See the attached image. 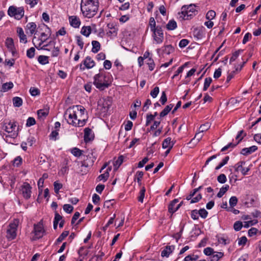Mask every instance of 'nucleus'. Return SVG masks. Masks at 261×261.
I'll use <instances>...</instances> for the list:
<instances>
[{"label": "nucleus", "mask_w": 261, "mask_h": 261, "mask_svg": "<svg viewBox=\"0 0 261 261\" xmlns=\"http://www.w3.org/2000/svg\"><path fill=\"white\" fill-rule=\"evenodd\" d=\"M85 110L82 106H74L65 111L64 117L68 124L74 126H83L86 121Z\"/></svg>", "instance_id": "nucleus-1"}, {"label": "nucleus", "mask_w": 261, "mask_h": 261, "mask_svg": "<svg viewBox=\"0 0 261 261\" xmlns=\"http://www.w3.org/2000/svg\"><path fill=\"white\" fill-rule=\"evenodd\" d=\"M97 0H82L81 9L84 16L87 18L93 17L98 10Z\"/></svg>", "instance_id": "nucleus-2"}, {"label": "nucleus", "mask_w": 261, "mask_h": 261, "mask_svg": "<svg viewBox=\"0 0 261 261\" xmlns=\"http://www.w3.org/2000/svg\"><path fill=\"white\" fill-rule=\"evenodd\" d=\"M196 5L190 4L181 7V12L178 13V17L182 19H189L195 15Z\"/></svg>", "instance_id": "nucleus-3"}, {"label": "nucleus", "mask_w": 261, "mask_h": 261, "mask_svg": "<svg viewBox=\"0 0 261 261\" xmlns=\"http://www.w3.org/2000/svg\"><path fill=\"white\" fill-rule=\"evenodd\" d=\"M94 85L98 89L103 90L108 87L109 84L107 82L105 74L99 73L96 74L94 77Z\"/></svg>", "instance_id": "nucleus-4"}, {"label": "nucleus", "mask_w": 261, "mask_h": 261, "mask_svg": "<svg viewBox=\"0 0 261 261\" xmlns=\"http://www.w3.org/2000/svg\"><path fill=\"white\" fill-rule=\"evenodd\" d=\"M19 221L15 219L13 222L10 223L7 230L6 237L8 240H14L17 235V230Z\"/></svg>", "instance_id": "nucleus-5"}, {"label": "nucleus", "mask_w": 261, "mask_h": 261, "mask_svg": "<svg viewBox=\"0 0 261 261\" xmlns=\"http://www.w3.org/2000/svg\"><path fill=\"white\" fill-rule=\"evenodd\" d=\"M24 14V11L23 7H17L14 6H10L8 10V14L10 17H14L17 20H20L22 18Z\"/></svg>", "instance_id": "nucleus-6"}, {"label": "nucleus", "mask_w": 261, "mask_h": 261, "mask_svg": "<svg viewBox=\"0 0 261 261\" xmlns=\"http://www.w3.org/2000/svg\"><path fill=\"white\" fill-rule=\"evenodd\" d=\"M50 35H51V33H50V30L49 28L46 27V29H45V32L42 33L41 34L40 39H37V41H39V43H38V46L36 45L35 43V40L36 39V37H34V38L33 39V42L34 44L35 45V47L37 48H38V47H40L43 44V43L44 42H45V41L47 40V39L50 36Z\"/></svg>", "instance_id": "nucleus-7"}, {"label": "nucleus", "mask_w": 261, "mask_h": 261, "mask_svg": "<svg viewBox=\"0 0 261 261\" xmlns=\"http://www.w3.org/2000/svg\"><path fill=\"white\" fill-rule=\"evenodd\" d=\"M153 32V37L155 43L161 44L164 39V34L162 28L157 26L156 29L152 31Z\"/></svg>", "instance_id": "nucleus-8"}, {"label": "nucleus", "mask_w": 261, "mask_h": 261, "mask_svg": "<svg viewBox=\"0 0 261 261\" xmlns=\"http://www.w3.org/2000/svg\"><path fill=\"white\" fill-rule=\"evenodd\" d=\"M16 125L15 122H9L8 123H5V130L8 133H11V137L15 138L17 137L18 133L16 130Z\"/></svg>", "instance_id": "nucleus-9"}, {"label": "nucleus", "mask_w": 261, "mask_h": 261, "mask_svg": "<svg viewBox=\"0 0 261 261\" xmlns=\"http://www.w3.org/2000/svg\"><path fill=\"white\" fill-rule=\"evenodd\" d=\"M34 236L33 237L34 240L42 238L44 234V230L42 226L40 224L34 225Z\"/></svg>", "instance_id": "nucleus-10"}, {"label": "nucleus", "mask_w": 261, "mask_h": 261, "mask_svg": "<svg viewBox=\"0 0 261 261\" xmlns=\"http://www.w3.org/2000/svg\"><path fill=\"white\" fill-rule=\"evenodd\" d=\"M245 162L244 161H240L237 163L234 166V168L236 172L241 171L242 174L244 175H247V172L250 170V168H243V166L245 165Z\"/></svg>", "instance_id": "nucleus-11"}, {"label": "nucleus", "mask_w": 261, "mask_h": 261, "mask_svg": "<svg viewBox=\"0 0 261 261\" xmlns=\"http://www.w3.org/2000/svg\"><path fill=\"white\" fill-rule=\"evenodd\" d=\"M31 189L30 185L27 182L24 183L22 186L21 191L23 196L25 199H29L31 197Z\"/></svg>", "instance_id": "nucleus-12"}, {"label": "nucleus", "mask_w": 261, "mask_h": 261, "mask_svg": "<svg viewBox=\"0 0 261 261\" xmlns=\"http://www.w3.org/2000/svg\"><path fill=\"white\" fill-rule=\"evenodd\" d=\"M83 64L85 67H83L82 64L80 65V69L81 70H84L85 68L87 69H90L93 67L95 66V62L93 60L91 59L90 57H87L84 61L83 62Z\"/></svg>", "instance_id": "nucleus-13"}, {"label": "nucleus", "mask_w": 261, "mask_h": 261, "mask_svg": "<svg viewBox=\"0 0 261 261\" xmlns=\"http://www.w3.org/2000/svg\"><path fill=\"white\" fill-rule=\"evenodd\" d=\"M178 202V200L177 199H175L169 204L168 206V211L171 214H173L177 211L181 206V203L177 204Z\"/></svg>", "instance_id": "nucleus-14"}, {"label": "nucleus", "mask_w": 261, "mask_h": 261, "mask_svg": "<svg viewBox=\"0 0 261 261\" xmlns=\"http://www.w3.org/2000/svg\"><path fill=\"white\" fill-rule=\"evenodd\" d=\"M94 138V134L92 130L88 128H85L84 129V140L86 142L92 140Z\"/></svg>", "instance_id": "nucleus-15"}, {"label": "nucleus", "mask_w": 261, "mask_h": 261, "mask_svg": "<svg viewBox=\"0 0 261 261\" xmlns=\"http://www.w3.org/2000/svg\"><path fill=\"white\" fill-rule=\"evenodd\" d=\"M36 24L35 22L28 23L25 27L26 33L31 35L35 34L36 30Z\"/></svg>", "instance_id": "nucleus-16"}, {"label": "nucleus", "mask_w": 261, "mask_h": 261, "mask_svg": "<svg viewBox=\"0 0 261 261\" xmlns=\"http://www.w3.org/2000/svg\"><path fill=\"white\" fill-rule=\"evenodd\" d=\"M175 249L174 246H167L161 252V256L162 257H168L169 255Z\"/></svg>", "instance_id": "nucleus-17"}, {"label": "nucleus", "mask_w": 261, "mask_h": 261, "mask_svg": "<svg viewBox=\"0 0 261 261\" xmlns=\"http://www.w3.org/2000/svg\"><path fill=\"white\" fill-rule=\"evenodd\" d=\"M69 20L70 25L75 28H79L81 22L79 18L75 16H71L69 18Z\"/></svg>", "instance_id": "nucleus-18"}, {"label": "nucleus", "mask_w": 261, "mask_h": 261, "mask_svg": "<svg viewBox=\"0 0 261 261\" xmlns=\"http://www.w3.org/2000/svg\"><path fill=\"white\" fill-rule=\"evenodd\" d=\"M6 45L9 51H11L13 55H14L15 50H14V45L13 40L11 38H7L5 42Z\"/></svg>", "instance_id": "nucleus-19"}, {"label": "nucleus", "mask_w": 261, "mask_h": 261, "mask_svg": "<svg viewBox=\"0 0 261 261\" xmlns=\"http://www.w3.org/2000/svg\"><path fill=\"white\" fill-rule=\"evenodd\" d=\"M17 33L20 39V42L26 43L27 42V38L26 35L24 33L23 29L21 28H17Z\"/></svg>", "instance_id": "nucleus-20"}, {"label": "nucleus", "mask_w": 261, "mask_h": 261, "mask_svg": "<svg viewBox=\"0 0 261 261\" xmlns=\"http://www.w3.org/2000/svg\"><path fill=\"white\" fill-rule=\"evenodd\" d=\"M257 149V147L253 145L248 148H244L242 149L241 153L244 155H247L255 151Z\"/></svg>", "instance_id": "nucleus-21"}, {"label": "nucleus", "mask_w": 261, "mask_h": 261, "mask_svg": "<svg viewBox=\"0 0 261 261\" xmlns=\"http://www.w3.org/2000/svg\"><path fill=\"white\" fill-rule=\"evenodd\" d=\"M174 144V142L171 141V138L168 137L165 139L162 143V147L165 148H172Z\"/></svg>", "instance_id": "nucleus-22"}, {"label": "nucleus", "mask_w": 261, "mask_h": 261, "mask_svg": "<svg viewBox=\"0 0 261 261\" xmlns=\"http://www.w3.org/2000/svg\"><path fill=\"white\" fill-rule=\"evenodd\" d=\"M110 106V102L105 99H100L98 102V106L102 107L104 112L107 111L109 109Z\"/></svg>", "instance_id": "nucleus-23"}, {"label": "nucleus", "mask_w": 261, "mask_h": 261, "mask_svg": "<svg viewBox=\"0 0 261 261\" xmlns=\"http://www.w3.org/2000/svg\"><path fill=\"white\" fill-rule=\"evenodd\" d=\"M173 107V105L170 104L167 105L165 109L160 113V116L161 117H163L166 116L168 113L171 110Z\"/></svg>", "instance_id": "nucleus-24"}, {"label": "nucleus", "mask_w": 261, "mask_h": 261, "mask_svg": "<svg viewBox=\"0 0 261 261\" xmlns=\"http://www.w3.org/2000/svg\"><path fill=\"white\" fill-rule=\"evenodd\" d=\"M91 33V28L90 26H84L82 27L81 33L85 36L86 37H88Z\"/></svg>", "instance_id": "nucleus-25"}, {"label": "nucleus", "mask_w": 261, "mask_h": 261, "mask_svg": "<svg viewBox=\"0 0 261 261\" xmlns=\"http://www.w3.org/2000/svg\"><path fill=\"white\" fill-rule=\"evenodd\" d=\"M223 253L221 252H214L211 256V261H218L220 258L222 257Z\"/></svg>", "instance_id": "nucleus-26"}, {"label": "nucleus", "mask_w": 261, "mask_h": 261, "mask_svg": "<svg viewBox=\"0 0 261 261\" xmlns=\"http://www.w3.org/2000/svg\"><path fill=\"white\" fill-rule=\"evenodd\" d=\"M177 28V23L176 21L173 20H170L166 24V28L168 30H174Z\"/></svg>", "instance_id": "nucleus-27"}, {"label": "nucleus", "mask_w": 261, "mask_h": 261, "mask_svg": "<svg viewBox=\"0 0 261 261\" xmlns=\"http://www.w3.org/2000/svg\"><path fill=\"white\" fill-rule=\"evenodd\" d=\"M92 51L94 53H97L100 48V44L99 42L97 41H92Z\"/></svg>", "instance_id": "nucleus-28"}, {"label": "nucleus", "mask_w": 261, "mask_h": 261, "mask_svg": "<svg viewBox=\"0 0 261 261\" xmlns=\"http://www.w3.org/2000/svg\"><path fill=\"white\" fill-rule=\"evenodd\" d=\"M107 27L110 29L109 32H108L107 33L108 36H111L112 35H116L117 29L115 28L113 24L109 23L108 24Z\"/></svg>", "instance_id": "nucleus-29"}, {"label": "nucleus", "mask_w": 261, "mask_h": 261, "mask_svg": "<svg viewBox=\"0 0 261 261\" xmlns=\"http://www.w3.org/2000/svg\"><path fill=\"white\" fill-rule=\"evenodd\" d=\"M13 87V84L12 82L4 83L2 85L1 92H6Z\"/></svg>", "instance_id": "nucleus-30"}, {"label": "nucleus", "mask_w": 261, "mask_h": 261, "mask_svg": "<svg viewBox=\"0 0 261 261\" xmlns=\"http://www.w3.org/2000/svg\"><path fill=\"white\" fill-rule=\"evenodd\" d=\"M39 63L42 65H45L48 63V58L47 56L40 55L38 58Z\"/></svg>", "instance_id": "nucleus-31"}, {"label": "nucleus", "mask_w": 261, "mask_h": 261, "mask_svg": "<svg viewBox=\"0 0 261 261\" xmlns=\"http://www.w3.org/2000/svg\"><path fill=\"white\" fill-rule=\"evenodd\" d=\"M13 105L15 107H19L22 104V99L19 97H14L13 98Z\"/></svg>", "instance_id": "nucleus-32"}, {"label": "nucleus", "mask_w": 261, "mask_h": 261, "mask_svg": "<svg viewBox=\"0 0 261 261\" xmlns=\"http://www.w3.org/2000/svg\"><path fill=\"white\" fill-rule=\"evenodd\" d=\"M229 186L227 185H226L224 186H223L220 189L218 193L217 194V197L219 198H221L223 196V195L226 193V192L229 189Z\"/></svg>", "instance_id": "nucleus-33"}, {"label": "nucleus", "mask_w": 261, "mask_h": 261, "mask_svg": "<svg viewBox=\"0 0 261 261\" xmlns=\"http://www.w3.org/2000/svg\"><path fill=\"white\" fill-rule=\"evenodd\" d=\"M111 170L110 168L107 169V171L103 174H100L98 177V179L99 180H103V181H106L109 176V171Z\"/></svg>", "instance_id": "nucleus-34"}, {"label": "nucleus", "mask_w": 261, "mask_h": 261, "mask_svg": "<svg viewBox=\"0 0 261 261\" xmlns=\"http://www.w3.org/2000/svg\"><path fill=\"white\" fill-rule=\"evenodd\" d=\"M124 156L122 155H120L118 157V159L114 162V166L115 167V169L117 170L119 166L122 164L123 162Z\"/></svg>", "instance_id": "nucleus-35"}, {"label": "nucleus", "mask_w": 261, "mask_h": 261, "mask_svg": "<svg viewBox=\"0 0 261 261\" xmlns=\"http://www.w3.org/2000/svg\"><path fill=\"white\" fill-rule=\"evenodd\" d=\"M83 151L77 147L71 149V153L76 157H79L82 154Z\"/></svg>", "instance_id": "nucleus-36"}, {"label": "nucleus", "mask_w": 261, "mask_h": 261, "mask_svg": "<svg viewBox=\"0 0 261 261\" xmlns=\"http://www.w3.org/2000/svg\"><path fill=\"white\" fill-rule=\"evenodd\" d=\"M229 158L228 156H225L222 160V161L215 168V169L218 170L222 168L223 166L227 163Z\"/></svg>", "instance_id": "nucleus-37"}, {"label": "nucleus", "mask_w": 261, "mask_h": 261, "mask_svg": "<svg viewBox=\"0 0 261 261\" xmlns=\"http://www.w3.org/2000/svg\"><path fill=\"white\" fill-rule=\"evenodd\" d=\"M205 29L204 27H201L198 30V34H197V39H201L205 36Z\"/></svg>", "instance_id": "nucleus-38"}, {"label": "nucleus", "mask_w": 261, "mask_h": 261, "mask_svg": "<svg viewBox=\"0 0 261 261\" xmlns=\"http://www.w3.org/2000/svg\"><path fill=\"white\" fill-rule=\"evenodd\" d=\"M69 234L68 231H63L59 238L57 239V243H59L61 242Z\"/></svg>", "instance_id": "nucleus-39"}, {"label": "nucleus", "mask_w": 261, "mask_h": 261, "mask_svg": "<svg viewBox=\"0 0 261 261\" xmlns=\"http://www.w3.org/2000/svg\"><path fill=\"white\" fill-rule=\"evenodd\" d=\"M63 208L64 211L68 214L71 213L73 210V207L72 205L68 204H64Z\"/></svg>", "instance_id": "nucleus-40"}, {"label": "nucleus", "mask_w": 261, "mask_h": 261, "mask_svg": "<svg viewBox=\"0 0 261 261\" xmlns=\"http://www.w3.org/2000/svg\"><path fill=\"white\" fill-rule=\"evenodd\" d=\"M54 190L56 194H58L59 190L62 188V184L58 182L57 181H55L54 183Z\"/></svg>", "instance_id": "nucleus-41"}, {"label": "nucleus", "mask_w": 261, "mask_h": 261, "mask_svg": "<svg viewBox=\"0 0 261 261\" xmlns=\"http://www.w3.org/2000/svg\"><path fill=\"white\" fill-rule=\"evenodd\" d=\"M37 114L38 118L41 119L46 117L48 114V112L47 110L44 111V110L41 109L38 111Z\"/></svg>", "instance_id": "nucleus-42"}, {"label": "nucleus", "mask_w": 261, "mask_h": 261, "mask_svg": "<svg viewBox=\"0 0 261 261\" xmlns=\"http://www.w3.org/2000/svg\"><path fill=\"white\" fill-rule=\"evenodd\" d=\"M188 63H185L183 65L179 67L177 71H176L175 73L174 74V75L172 77V79L175 78L176 76H177L179 73H181L183 71L184 68L187 66Z\"/></svg>", "instance_id": "nucleus-43"}, {"label": "nucleus", "mask_w": 261, "mask_h": 261, "mask_svg": "<svg viewBox=\"0 0 261 261\" xmlns=\"http://www.w3.org/2000/svg\"><path fill=\"white\" fill-rule=\"evenodd\" d=\"M149 24L151 31H152L154 30H155V29H156L155 21L153 17H150V18L149 19Z\"/></svg>", "instance_id": "nucleus-44"}, {"label": "nucleus", "mask_w": 261, "mask_h": 261, "mask_svg": "<svg viewBox=\"0 0 261 261\" xmlns=\"http://www.w3.org/2000/svg\"><path fill=\"white\" fill-rule=\"evenodd\" d=\"M238 198H237V197L236 196H232L230 197V199H229V205H230L231 207H234L235 206L237 203H238Z\"/></svg>", "instance_id": "nucleus-45"}, {"label": "nucleus", "mask_w": 261, "mask_h": 261, "mask_svg": "<svg viewBox=\"0 0 261 261\" xmlns=\"http://www.w3.org/2000/svg\"><path fill=\"white\" fill-rule=\"evenodd\" d=\"M35 49L34 47H31L27 51V56L28 58L32 59L35 56Z\"/></svg>", "instance_id": "nucleus-46"}, {"label": "nucleus", "mask_w": 261, "mask_h": 261, "mask_svg": "<svg viewBox=\"0 0 261 261\" xmlns=\"http://www.w3.org/2000/svg\"><path fill=\"white\" fill-rule=\"evenodd\" d=\"M160 89L159 87H155L154 89L150 92V95L153 98H156L159 93Z\"/></svg>", "instance_id": "nucleus-47"}, {"label": "nucleus", "mask_w": 261, "mask_h": 261, "mask_svg": "<svg viewBox=\"0 0 261 261\" xmlns=\"http://www.w3.org/2000/svg\"><path fill=\"white\" fill-rule=\"evenodd\" d=\"M216 16V13L214 11L210 10L208 11L206 14V18L208 20H212L215 18Z\"/></svg>", "instance_id": "nucleus-48"}, {"label": "nucleus", "mask_w": 261, "mask_h": 261, "mask_svg": "<svg viewBox=\"0 0 261 261\" xmlns=\"http://www.w3.org/2000/svg\"><path fill=\"white\" fill-rule=\"evenodd\" d=\"M227 178L225 174H221L217 177V180L221 184H224L226 181Z\"/></svg>", "instance_id": "nucleus-49"}, {"label": "nucleus", "mask_w": 261, "mask_h": 261, "mask_svg": "<svg viewBox=\"0 0 261 261\" xmlns=\"http://www.w3.org/2000/svg\"><path fill=\"white\" fill-rule=\"evenodd\" d=\"M145 191L146 190L145 187H143L140 192V196L138 197V200L142 203L143 202Z\"/></svg>", "instance_id": "nucleus-50"}, {"label": "nucleus", "mask_w": 261, "mask_h": 261, "mask_svg": "<svg viewBox=\"0 0 261 261\" xmlns=\"http://www.w3.org/2000/svg\"><path fill=\"white\" fill-rule=\"evenodd\" d=\"M210 124L208 123H205L201 125L199 128L198 132L202 133L203 132L207 130L210 128Z\"/></svg>", "instance_id": "nucleus-51"}, {"label": "nucleus", "mask_w": 261, "mask_h": 261, "mask_svg": "<svg viewBox=\"0 0 261 261\" xmlns=\"http://www.w3.org/2000/svg\"><path fill=\"white\" fill-rule=\"evenodd\" d=\"M75 38H76L77 45L80 46V48L81 49H82L83 48L84 43V42L83 41L82 37L80 36H76L75 37Z\"/></svg>", "instance_id": "nucleus-52"}, {"label": "nucleus", "mask_w": 261, "mask_h": 261, "mask_svg": "<svg viewBox=\"0 0 261 261\" xmlns=\"http://www.w3.org/2000/svg\"><path fill=\"white\" fill-rule=\"evenodd\" d=\"M214 250L213 248L211 247H206L205 248L203 252L206 255H211L214 253Z\"/></svg>", "instance_id": "nucleus-53"}, {"label": "nucleus", "mask_w": 261, "mask_h": 261, "mask_svg": "<svg viewBox=\"0 0 261 261\" xmlns=\"http://www.w3.org/2000/svg\"><path fill=\"white\" fill-rule=\"evenodd\" d=\"M147 61V64L148 65L149 70L151 71L153 70L155 66L153 60L151 58H149Z\"/></svg>", "instance_id": "nucleus-54"}, {"label": "nucleus", "mask_w": 261, "mask_h": 261, "mask_svg": "<svg viewBox=\"0 0 261 261\" xmlns=\"http://www.w3.org/2000/svg\"><path fill=\"white\" fill-rule=\"evenodd\" d=\"M237 145V144L233 143H229L225 146L223 147L221 151H225L229 148H233Z\"/></svg>", "instance_id": "nucleus-55"}, {"label": "nucleus", "mask_w": 261, "mask_h": 261, "mask_svg": "<svg viewBox=\"0 0 261 261\" xmlns=\"http://www.w3.org/2000/svg\"><path fill=\"white\" fill-rule=\"evenodd\" d=\"M242 222L239 221L236 222L233 225V228L234 230L236 231H239L242 228Z\"/></svg>", "instance_id": "nucleus-56"}, {"label": "nucleus", "mask_w": 261, "mask_h": 261, "mask_svg": "<svg viewBox=\"0 0 261 261\" xmlns=\"http://www.w3.org/2000/svg\"><path fill=\"white\" fill-rule=\"evenodd\" d=\"M30 92L33 96L39 95L40 93L39 89L35 87H31L30 89Z\"/></svg>", "instance_id": "nucleus-57"}, {"label": "nucleus", "mask_w": 261, "mask_h": 261, "mask_svg": "<svg viewBox=\"0 0 261 261\" xmlns=\"http://www.w3.org/2000/svg\"><path fill=\"white\" fill-rule=\"evenodd\" d=\"M161 103L164 105L167 101V98L165 91L162 92V95L160 99Z\"/></svg>", "instance_id": "nucleus-58"}, {"label": "nucleus", "mask_w": 261, "mask_h": 261, "mask_svg": "<svg viewBox=\"0 0 261 261\" xmlns=\"http://www.w3.org/2000/svg\"><path fill=\"white\" fill-rule=\"evenodd\" d=\"M212 81V80L210 77L206 78L205 79L204 87H203L204 90H206L207 89V88L210 86Z\"/></svg>", "instance_id": "nucleus-59"}, {"label": "nucleus", "mask_w": 261, "mask_h": 261, "mask_svg": "<svg viewBox=\"0 0 261 261\" xmlns=\"http://www.w3.org/2000/svg\"><path fill=\"white\" fill-rule=\"evenodd\" d=\"M174 50V48L172 47L171 45H167L165 46V49H164V51L167 54H170Z\"/></svg>", "instance_id": "nucleus-60"}, {"label": "nucleus", "mask_w": 261, "mask_h": 261, "mask_svg": "<svg viewBox=\"0 0 261 261\" xmlns=\"http://www.w3.org/2000/svg\"><path fill=\"white\" fill-rule=\"evenodd\" d=\"M143 175L144 173L142 171H138L136 172V176L138 184H141V180Z\"/></svg>", "instance_id": "nucleus-61"}, {"label": "nucleus", "mask_w": 261, "mask_h": 261, "mask_svg": "<svg viewBox=\"0 0 261 261\" xmlns=\"http://www.w3.org/2000/svg\"><path fill=\"white\" fill-rule=\"evenodd\" d=\"M198 213L202 218H205L208 214V212L204 208L200 209L198 211Z\"/></svg>", "instance_id": "nucleus-62"}, {"label": "nucleus", "mask_w": 261, "mask_h": 261, "mask_svg": "<svg viewBox=\"0 0 261 261\" xmlns=\"http://www.w3.org/2000/svg\"><path fill=\"white\" fill-rule=\"evenodd\" d=\"M241 50H239L238 51H235L233 54L232 57L230 59V63H231L236 60V59L238 57Z\"/></svg>", "instance_id": "nucleus-63"}, {"label": "nucleus", "mask_w": 261, "mask_h": 261, "mask_svg": "<svg viewBox=\"0 0 261 261\" xmlns=\"http://www.w3.org/2000/svg\"><path fill=\"white\" fill-rule=\"evenodd\" d=\"M36 123L35 119L33 117H29L27 121L26 125L31 126L34 125Z\"/></svg>", "instance_id": "nucleus-64"}]
</instances>
